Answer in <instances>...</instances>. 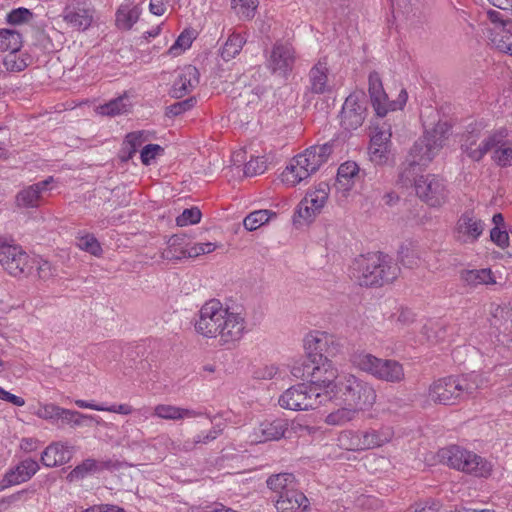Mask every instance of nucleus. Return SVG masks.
Returning <instances> with one entry per match:
<instances>
[{
    "label": "nucleus",
    "instance_id": "f257e3e1",
    "mask_svg": "<svg viewBox=\"0 0 512 512\" xmlns=\"http://www.w3.org/2000/svg\"><path fill=\"white\" fill-rule=\"evenodd\" d=\"M246 326L242 309L226 307L218 299L206 301L194 323L198 334L218 339L220 345H235L247 332Z\"/></svg>",
    "mask_w": 512,
    "mask_h": 512
},
{
    "label": "nucleus",
    "instance_id": "f03ea898",
    "mask_svg": "<svg viewBox=\"0 0 512 512\" xmlns=\"http://www.w3.org/2000/svg\"><path fill=\"white\" fill-rule=\"evenodd\" d=\"M349 271L360 286H383L397 278L399 267L382 252H372L355 258Z\"/></svg>",
    "mask_w": 512,
    "mask_h": 512
},
{
    "label": "nucleus",
    "instance_id": "7ed1b4c3",
    "mask_svg": "<svg viewBox=\"0 0 512 512\" xmlns=\"http://www.w3.org/2000/svg\"><path fill=\"white\" fill-rule=\"evenodd\" d=\"M479 375L471 373L461 376H448L434 381L428 397L434 403L454 405L470 398L479 388Z\"/></svg>",
    "mask_w": 512,
    "mask_h": 512
},
{
    "label": "nucleus",
    "instance_id": "20e7f679",
    "mask_svg": "<svg viewBox=\"0 0 512 512\" xmlns=\"http://www.w3.org/2000/svg\"><path fill=\"white\" fill-rule=\"evenodd\" d=\"M485 127L483 121L472 122L461 135V151L472 161H481L500 141L508 137V131L504 127L489 133H485Z\"/></svg>",
    "mask_w": 512,
    "mask_h": 512
},
{
    "label": "nucleus",
    "instance_id": "39448f33",
    "mask_svg": "<svg viewBox=\"0 0 512 512\" xmlns=\"http://www.w3.org/2000/svg\"><path fill=\"white\" fill-rule=\"evenodd\" d=\"M333 151V144L327 142L307 148L296 155L282 173V181L295 186L314 174L323 165Z\"/></svg>",
    "mask_w": 512,
    "mask_h": 512
},
{
    "label": "nucleus",
    "instance_id": "423d86ee",
    "mask_svg": "<svg viewBox=\"0 0 512 512\" xmlns=\"http://www.w3.org/2000/svg\"><path fill=\"white\" fill-rule=\"evenodd\" d=\"M332 397L339 398L346 406L364 410L375 403L377 395L369 382L347 373L340 376Z\"/></svg>",
    "mask_w": 512,
    "mask_h": 512
},
{
    "label": "nucleus",
    "instance_id": "0eeeda50",
    "mask_svg": "<svg viewBox=\"0 0 512 512\" xmlns=\"http://www.w3.org/2000/svg\"><path fill=\"white\" fill-rule=\"evenodd\" d=\"M441 461L450 468L487 478L492 471V465L485 458L458 445L441 448L438 452Z\"/></svg>",
    "mask_w": 512,
    "mask_h": 512
},
{
    "label": "nucleus",
    "instance_id": "6e6552de",
    "mask_svg": "<svg viewBox=\"0 0 512 512\" xmlns=\"http://www.w3.org/2000/svg\"><path fill=\"white\" fill-rule=\"evenodd\" d=\"M329 401V395L309 383H300L285 390L279 397L280 407L287 410H313Z\"/></svg>",
    "mask_w": 512,
    "mask_h": 512
},
{
    "label": "nucleus",
    "instance_id": "1a4fd4ad",
    "mask_svg": "<svg viewBox=\"0 0 512 512\" xmlns=\"http://www.w3.org/2000/svg\"><path fill=\"white\" fill-rule=\"evenodd\" d=\"M353 363L360 370L382 381L398 383L404 379L403 367L396 360L377 358L369 353H360L354 356Z\"/></svg>",
    "mask_w": 512,
    "mask_h": 512
},
{
    "label": "nucleus",
    "instance_id": "9d476101",
    "mask_svg": "<svg viewBox=\"0 0 512 512\" xmlns=\"http://www.w3.org/2000/svg\"><path fill=\"white\" fill-rule=\"evenodd\" d=\"M443 125H437L431 131H426L411 147L408 158L410 165L420 164L427 167L438 154L446 140Z\"/></svg>",
    "mask_w": 512,
    "mask_h": 512
},
{
    "label": "nucleus",
    "instance_id": "9b49d317",
    "mask_svg": "<svg viewBox=\"0 0 512 512\" xmlns=\"http://www.w3.org/2000/svg\"><path fill=\"white\" fill-rule=\"evenodd\" d=\"M295 62L296 52L292 44L276 41L267 56L266 67L273 76L287 80L292 74Z\"/></svg>",
    "mask_w": 512,
    "mask_h": 512
},
{
    "label": "nucleus",
    "instance_id": "f8f14e48",
    "mask_svg": "<svg viewBox=\"0 0 512 512\" xmlns=\"http://www.w3.org/2000/svg\"><path fill=\"white\" fill-rule=\"evenodd\" d=\"M415 192L431 207H440L445 204L449 194L445 180L435 174L419 176L415 181Z\"/></svg>",
    "mask_w": 512,
    "mask_h": 512
},
{
    "label": "nucleus",
    "instance_id": "ddd939ff",
    "mask_svg": "<svg viewBox=\"0 0 512 512\" xmlns=\"http://www.w3.org/2000/svg\"><path fill=\"white\" fill-rule=\"evenodd\" d=\"M304 346L310 358L321 356L322 358L330 359V357H335L341 352L343 344L334 335L315 331L305 337Z\"/></svg>",
    "mask_w": 512,
    "mask_h": 512
},
{
    "label": "nucleus",
    "instance_id": "4468645a",
    "mask_svg": "<svg viewBox=\"0 0 512 512\" xmlns=\"http://www.w3.org/2000/svg\"><path fill=\"white\" fill-rule=\"evenodd\" d=\"M312 371V380L309 384L317 387L318 391L327 393L329 400H331L337 381L341 376L338 374L337 368L330 359L318 356L314 358Z\"/></svg>",
    "mask_w": 512,
    "mask_h": 512
},
{
    "label": "nucleus",
    "instance_id": "2eb2a0df",
    "mask_svg": "<svg viewBox=\"0 0 512 512\" xmlns=\"http://www.w3.org/2000/svg\"><path fill=\"white\" fill-rule=\"evenodd\" d=\"M0 264L12 276H20L30 269L29 255L17 244L8 242L1 246Z\"/></svg>",
    "mask_w": 512,
    "mask_h": 512
},
{
    "label": "nucleus",
    "instance_id": "dca6fc26",
    "mask_svg": "<svg viewBox=\"0 0 512 512\" xmlns=\"http://www.w3.org/2000/svg\"><path fill=\"white\" fill-rule=\"evenodd\" d=\"M485 223L473 211H465L458 218L454 237L461 244H473L483 234Z\"/></svg>",
    "mask_w": 512,
    "mask_h": 512
},
{
    "label": "nucleus",
    "instance_id": "f3484780",
    "mask_svg": "<svg viewBox=\"0 0 512 512\" xmlns=\"http://www.w3.org/2000/svg\"><path fill=\"white\" fill-rule=\"evenodd\" d=\"M366 107L364 105V94H350L342 107L341 125L345 130L351 131L359 128L365 119Z\"/></svg>",
    "mask_w": 512,
    "mask_h": 512
},
{
    "label": "nucleus",
    "instance_id": "a211bd4d",
    "mask_svg": "<svg viewBox=\"0 0 512 512\" xmlns=\"http://www.w3.org/2000/svg\"><path fill=\"white\" fill-rule=\"evenodd\" d=\"M288 426L289 424L286 419L265 420L253 428L249 433L248 439L252 444L277 441L284 437Z\"/></svg>",
    "mask_w": 512,
    "mask_h": 512
},
{
    "label": "nucleus",
    "instance_id": "6ab92c4d",
    "mask_svg": "<svg viewBox=\"0 0 512 512\" xmlns=\"http://www.w3.org/2000/svg\"><path fill=\"white\" fill-rule=\"evenodd\" d=\"M53 181V177H48L21 189L15 197V203L18 208L36 209L40 207L44 200V195L48 192V186Z\"/></svg>",
    "mask_w": 512,
    "mask_h": 512
},
{
    "label": "nucleus",
    "instance_id": "aec40b11",
    "mask_svg": "<svg viewBox=\"0 0 512 512\" xmlns=\"http://www.w3.org/2000/svg\"><path fill=\"white\" fill-rule=\"evenodd\" d=\"M39 470L37 461L33 459H25L21 461L15 468L5 473L0 481V491L20 483L26 482L32 478Z\"/></svg>",
    "mask_w": 512,
    "mask_h": 512
},
{
    "label": "nucleus",
    "instance_id": "412c9836",
    "mask_svg": "<svg viewBox=\"0 0 512 512\" xmlns=\"http://www.w3.org/2000/svg\"><path fill=\"white\" fill-rule=\"evenodd\" d=\"M120 467L117 461L112 460H95L92 458L85 459L78 464L74 469L67 475V479L70 482L84 479L90 474L100 473L104 470L118 469Z\"/></svg>",
    "mask_w": 512,
    "mask_h": 512
},
{
    "label": "nucleus",
    "instance_id": "4be33fe9",
    "mask_svg": "<svg viewBox=\"0 0 512 512\" xmlns=\"http://www.w3.org/2000/svg\"><path fill=\"white\" fill-rule=\"evenodd\" d=\"M199 76L197 68L192 65L182 68L173 83L171 96L182 98L190 93L199 84Z\"/></svg>",
    "mask_w": 512,
    "mask_h": 512
},
{
    "label": "nucleus",
    "instance_id": "5701e85b",
    "mask_svg": "<svg viewBox=\"0 0 512 512\" xmlns=\"http://www.w3.org/2000/svg\"><path fill=\"white\" fill-rule=\"evenodd\" d=\"M368 84L371 104L376 112V115L378 117L386 116L388 113V97L384 91L380 75L375 71L371 72L368 77Z\"/></svg>",
    "mask_w": 512,
    "mask_h": 512
},
{
    "label": "nucleus",
    "instance_id": "b1692460",
    "mask_svg": "<svg viewBox=\"0 0 512 512\" xmlns=\"http://www.w3.org/2000/svg\"><path fill=\"white\" fill-rule=\"evenodd\" d=\"M72 457L70 447L61 442L48 445L41 454V462L46 467H56L67 463Z\"/></svg>",
    "mask_w": 512,
    "mask_h": 512
},
{
    "label": "nucleus",
    "instance_id": "393cba45",
    "mask_svg": "<svg viewBox=\"0 0 512 512\" xmlns=\"http://www.w3.org/2000/svg\"><path fill=\"white\" fill-rule=\"evenodd\" d=\"M310 502L300 489L277 498L275 507L278 512H301L309 508Z\"/></svg>",
    "mask_w": 512,
    "mask_h": 512
},
{
    "label": "nucleus",
    "instance_id": "a878e982",
    "mask_svg": "<svg viewBox=\"0 0 512 512\" xmlns=\"http://www.w3.org/2000/svg\"><path fill=\"white\" fill-rule=\"evenodd\" d=\"M267 487L279 498L299 488V482L293 473L272 474L266 479Z\"/></svg>",
    "mask_w": 512,
    "mask_h": 512
},
{
    "label": "nucleus",
    "instance_id": "bb28decb",
    "mask_svg": "<svg viewBox=\"0 0 512 512\" xmlns=\"http://www.w3.org/2000/svg\"><path fill=\"white\" fill-rule=\"evenodd\" d=\"M487 37L490 44L498 51L512 55V23L507 26L487 28Z\"/></svg>",
    "mask_w": 512,
    "mask_h": 512
},
{
    "label": "nucleus",
    "instance_id": "cd10ccee",
    "mask_svg": "<svg viewBox=\"0 0 512 512\" xmlns=\"http://www.w3.org/2000/svg\"><path fill=\"white\" fill-rule=\"evenodd\" d=\"M360 168L354 161H346L342 163L338 170L334 187L337 191L343 193L349 192L355 183V178L359 175Z\"/></svg>",
    "mask_w": 512,
    "mask_h": 512
},
{
    "label": "nucleus",
    "instance_id": "c85d7f7f",
    "mask_svg": "<svg viewBox=\"0 0 512 512\" xmlns=\"http://www.w3.org/2000/svg\"><path fill=\"white\" fill-rule=\"evenodd\" d=\"M363 450L374 449L389 442L393 437V430L388 426L379 429L360 431Z\"/></svg>",
    "mask_w": 512,
    "mask_h": 512
},
{
    "label": "nucleus",
    "instance_id": "c756f323",
    "mask_svg": "<svg viewBox=\"0 0 512 512\" xmlns=\"http://www.w3.org/2000/svg\"><path fill=\"white\" fill-rule=\"evenodd\" d=\"M309 90L314 94H324L329 90L328 67L325 61H318L309 72Z\"/></svg>",
    "mask_w": 512,
    "mask_h": 512
},
{
    "label": "nucleus",
    "instance_id": "7c9ffc66",
    "mask_svg": "<svg viewBox=\"0 0 512 512\" xmlns=\"http://www.w3.org/2000/svg\"><path fill=\"white\" fill-rule=\"evenodd\" d=\"M153 415L165 420H181L201 416V412L185 409L168 404H158L153 409Z\"/></svg>",
    "mask_w": 512,
    "mask_h": 512
},
{
    "label": "nucleus",
    "instance_id": "2f4dec72",
    "mask_svg": "<svg viewBox=\"0 0 512 512\" xmlns=\"http://www.w3.org/2000/svg\"><path fill=\"white\" fill-rule=\"evenodd\" d=\"M64 21L72 28L86 30L92 23L91 12L84 8H67L63 14Z\"/></svg>",
    "mask_w": 512,
    "mask_h": 512
},
{
    "label": "nucleus",
    "instance_id": "473e14b6",
    "mask_svg": "<svg viewBox=\"0 0 512 512\" xmlns=\"http://www.w3.org/2000/svg\"><path fill=\"white\" fill-rule=\"evenodd\" d=\"M461 279L469 286L490 285L495 283L494 276L490 269L464 270L461 272Z\"/></svg>",
    "mask_w": 512,
    "mask_h": 512
},
{
    "label": "nucleus",
    "instance_id": "72a5a7b5",
    "mask_svg": "<svg viewBox=\"0 0 512 512\" xmlns=\"http://www.w3.org/2000/svg\"><path fill=\"white\" fill-rule=\"evenodd\" d=\"M246 38L241 34L233 32L229 35L223 47L220 50V56L224 61L235 58L242 50Z\"/></svg>",
    "mask_w": 512,
    "mask_h": 512
},
{
    "label": "nucleus",
    "instance_id": "f704fd0d",
    "mask_svg": "<svg viewBox=\"0 0 512 512\" xmlns=\"http://www.w3.org/2000/svg\"><path fill=\"white\" fill-rule=\"evenodd\" d=\"M276 212L271 210H256L249 213L243 220V225L246 230L254 231L268 223L271 219L276 218Z\"/></svg>",
    "mask_w": 512,
    "mask_h": 512
},
{
    "label": "nucleus",
    "instance_id": "c9c22d12",
    "mask_svg": "<svg viewBox=\"0 0 512 512\" xmlns=\"http://www.w3.org/2000/svg\"><path fill=\"white\" fill-rule=\"evenodd\" d=\"M449 327L441 320L429 321L422 328V334L428 341L437 343L447 337Z\"/></svg>",
    "mask_w": 512,
    "mask_h": 512
},
{
    "label": "nucleus",
    "instance_id": "e433bc0d",
    "mask_svg": "<svg viewBox=\"0 0 512 512\" xmlns=\"http://www.w3.org/2000/svg\"><path fill=\"white\" fill-rule=\"evenodd\" d=\"M22 47L21 34L13 29H0V51L18 52Z\"/></svg>",
    "mask_w": 512,
    "mask_h": 512
},
{
    "label": "nucleus",
    "instance_id": "4c0bfd02",
    "mask_svg": "<svg viewBox=\"0 0 512 512\" xmlns=\"http://www.w3.org/2000/svg\"><path fill=\"white\" fill-rule=\"evenodd\" d=\"M492 159L500 167L512 166V143L503 139L493 148Z\"/></svg>",
    "mask_w": 512,
    "mask_h": 512
},
{
    "label": "nucleus",
    "instance_id": "58836bf2",
    "mask_svg": "<svg viewBox=\"0 0 512 512\" xmlns=\"http://www.w3.org/2000/svg\"><path fill=\"white\" fill-rule=\"evenodd\" d=\"M500 313L504 321L497 326L499 331L497 340L501 344L510 347L512 346V311L501 310ZM493 325L496 327V323H493Z\"/></svg>",
    "mask_w": 512,
    "mask_h": 512
},
{
    "label": "nucleus",
    "instance_id": "ea45409f",
    "mask_svg": "<svg viewBox=\"0 0 512 512\" xmlns=\"http://www.w3.org/2000/svg\"><path fill=\"white\" fill-rule=\"evenodd\" d=\"M359 410L350 406L337 409L326 416L325 422L328 425H344L353 420Z\"/></svg>",
    "mask_w": 512,
    "mask_h": 512
},
{
    "label": "nucleus",
    "instance_id": "a19ab883",
    "mask_svg": "<svg viewBox=\"0 0 512 512\" xmlns=\"http://www.w3.org/2000/svg\"><path fill=\"white\" fill-rule=\"evenodd\" d=\"M411 161L407 157L405 162L401 165L397 182L402 186H409L419 178L417 177L418 172L423 170L425 167H420V164L410 165Z\"/></svg>",
    "mask_w": 512,
    "mask_h": 512
},
{
    "label": "nucleus",
    "instance_id": "79ce46f5",
    "mask_svg": "<svg viewBox=\"0 0 512 512\" xmlns=\"http://www.w3.org/2000/svg\"><path fill=\"white\" fill-rule=\"evenodd\" d=\"M140 10L138 7L131 9L121 7L116 13V23L119 28L129 30L138 21Z\"/></svg>",
    "mask_w": 512,
    "mask_h": 512
},
{
    "label": "nucleus",
    "instance_id": "37998d69",
    "mask_svg": "<svg viewBox=\"0 0 512 512\" xmlns=\"http://www.w3.org/2000/svg\"><path fill=\"white\" fill-rule=\"evenodd\" d=\"M340 446L350 451H364L360 431L346 430L339 435Z\"/></svg>",
    "mask_w": 512,
    "mask_h": 512
},
{
    "label": "nucleus",
    "instance_id": "c03bdc74",
    "mask_svg": "<svg viewBox=\"0 0 512 512\" xmlns=\"http://www.w3.org/2000/svg\"><path fill=\"white\" fill-rule=\"evenodd\" d=\"M60 420L63 423L70 425L71 427L82 426L84 424V420H91L99 423L97 418L93 415H87L75 410H69L65 408H63Z\"/></svg>",
    "mask_w": 512,
    "mask_h": 512
},
{
    "label": "nucleus",
    "instance_id": "a18cd8bd",
    "mask_svg": "<svg viewBox=\"0 0 512 512\" xmlns=\"http://www.w3.org/2000/svg\"><path fill=\"white\" fill-rule=\"evenodd\" d=\"M232 8L242 19H250L254 16L258 5L257 0H232Z\"/></svg>",
    "mask_w": 512,
    "mask_h": 512
},
{
    "label": "nucleus",
    "instance_id": "49530a36",
    "mask_svg": "<svg viewBox=\"0 0 512 512\" xmlns=\"http://www.w3.org/2000/svg\"><path fill=\"white\" fill-rule=\"evenodd\" d=\"M314 364V358H310L308 355L305 359L296 362L291 368V374L298 379H306L311 383L312 380V367Z\"/></svg>",
    "mask_w": 512,
    "mask_h": 512
},
{
    "label": "nucleus",
    "instance_id": "de8ad7c7",
    "mask_svg": "<svg viewBox=\"0 0 512 512\" xmlns=\"http://www.w3.org/2000/svg\"><path fill=\"white\" fill-rule=\"evenodd\" d=\"M318 213L308 204L307 200L302 199L297 206V210L293 216L295 225H301L304 223H310L314 220Z\"/></svg>",
    "mask_w": 512,
    "mask_h": 512
},
{
    "label": "nucleus",
    "instance_id": "09e8293b",
    "mask_svg": "<svg viewBox=\"0 0 512 512\" xmlns=\"http://www.w3.org/2000/svg\"><path fill=\"white\" fill-rule=\"evenodd\" d=\"M393 12H401L403 14L418 17L421 13L419 0H391Z\"/></svg>",
    "mask_w": 512,
    "mask_h": 512
},
{
    "label": "nucleus",
    "instance_id": "8fccbe9b",
    "mask_svg": "<svg viewBox=\"0 0 512 512\" xmlns=\"http://www.w3.org/2000/svg\"><path fill=\"white\" fill-rule=\"evenodd\" d=\"M390 145L369 146V159L375 165H385L390 157Z\"/></svg>",
    "mask_w": 512,
    "mask_h": 512
},
{
    "label": "nucleus",
    "instance_id": "3c124183",
    "mask_svg": "<svg viewBox=\"0 0 512 512\" xmlns=\"http://www.w3.org/2000/svg\"><path fill=\"white\" fill-rule=\"evenodd\" d=\"M77 246L94 256H99L102 253L100 243L92 234H86L77 238Z\"/></svg>",
    "mask_w": 512,
    "mask_h": 512
},
{
    "label": "nucleus",
    "instance_id": "603ef678",
    "mask_svg": "<svg viewBox=\"0 0 512 512\" xmlns=\"http://www.w3.org/2000/svg\"><path fill=\"white\" fill-rule=\"evenodd\" d=\"M127 98L119 97L111 100L101 107V113L108 116H116L128 111Z\"/></svg>",
    "mask_w": 512,
    "mask_h": 512
},
{
    "label": "nucleus",
    "instance_id": "864d4df0",
    "mask_svg": "<svg viewBox=\"0 0 512 512\" xmlns=\"http://www.w3.org/2000/svg\"><path fill=\"white\" fill-rule=\"evenodd\" d=\"M62 411V407L53 403L40 404L38 410L36 411V415L44 420L54 422L56 420H60Z\"/></svg>",
    "mask_w": 512,
    "mask_h": 512
},
{
    "label": "nucleus",
    "instance_id": "5fc2aeb1",
    "mask_svg": "<svg viewBox=\"0 0 512 512\" xmlns=\"http://www.w3.org/2000/svg\"><path fill=\"white\" fill-rule=\"evenodd\" d=\"M201 216L202 213L197 207L187 208L176 218V224L180 227L197 224Z\"/></svg>",
    "mask_w": 512,
    "mask_h": 512
},
{
    "label": "nucleus",
    "instance_id": "6e6d98bb",
    "mask_svg": "<svg viewBox=\"0 0 512 512\" xmlns=\"http://www.w3.org/2000/svg\"><path fill=\"white\" fill-rule=\"evenodd\" d=\"M16 53L9 52L4 58L3 64L8 71L20 72L28 66L27 59Z\"/></svg>",
    "mask_w": 512,
    "mask_h": 512
},
{
    "label": "nucleus",
    "instance_id": "4d7b16f0",
    "mask_svg": "<svg viewBox=\"0 0 512 512\" xmlns=\"http://www.w3.org/2000/svg\"><path fill=\"white\" fill-rule=\"evenodd\" d=\"M267 169L266 161L261 157L251 158L244 166V174L252 177L265 172Z\"/></svg>",
    "mask_w": 512,
    "mask_h": 512
},
{
    "label": "nucleus",
    "instance_id": "13d9d810",
    "mask_svg": "<svg viewBox=\"0 0 512 512\" xmlns=\"http://www.w3.org/2000/svg\"><path fill=\"white\" fill-rule=\"evenodd\" d=\"M32 18V12L27 8L13 9L7 14L6 20L11 25H18L28 22Z\"/></svg>",
    "mask_w": 512,
    "mask_h": 512
},
{
    "label": "nucleus",
    "instance_id": "bf43d9fd",
    "mask_svg": "<svg viewBox=\"0 0 512 512\" xmlns=\"http://www.w3.org/2000/svg\"><path fill=\"white\" fill-rule=\"evenodd\" d=\"M196 98L190 97L188 99H185L183 101L176 102L170 106L167 107L166 114L168 116H178L191 108H193L196 104Z\"/></svg>",
    "mask_w": 512,
    "mask_h": 512
},
{
    "label": "nucleus",
    "instance_id": "052dcab7",
    "mask_svg": "<svg viewBox=\"0 0 512 512\" xmlns=\"http://www.w3.org/2000/svg\"><path fill=\"white\" fill-rule=\"evenodd\" d=\"M164 149L158 144L145 145L140 153L141 162L144 165H149L156 156L161 155Z\"/></svg>",
    "mask_w": 512,
    "mask_h": 512
},
{
    "label": "nucleus",
    "instance_id": "680f3d73",
    "mask_svg": "<svg viewBox=\"0 0 512 512\" xmlns=\"http://www.w3.org/2000/svg\"><path fill=\"white\" fill-rule=\"evenodd\" d=\"M161 257L165 260L171 261H181L186 259V246L185 247H175L172 245H168L162 252Z\"/></svg>",
    "mask_w": 512,
    "mask_h": 512
},
{
    "label": "nucleus",
    "instance_id": "e2e57ef3",
    "mask_svg": "<svg viewBox=\"0 0 512 512\" xmlns=\"http://www.w3.org/2000/svg\"><path fill=\"white\" fill-rule=\"evenodd\" d=\"M277 375L282 377V372L280 369L274 364L266 365L264 367L258 368L254 372V377L257 379L270 380L275 378Z\"/></svg>",
    "mask_w": 512,
    "mask_h": 512
},
{
    "label": "nucleus",
    "instance_id": "0e129e2a",
    "mask_svg": "<svg viewBox=\"0 0 512 512\" xmlns=\"http://www.w3.org/2000/svg\"><path fill=\"white\" fill-rule=\"evenodd\" d=\"M440 503L438 501L429 499L426 501L416 502L410 508V512H438L440 509Z\"/></svg>",
    "mask_w": 512,
    "mask_h": 512
},
{
    "label": "nucleus",
    "instance_id": "69168bd1",
    "mask_svg": "<svg viewBox=\"0 0 512 512\" xmlns=\"http://www.w3.org/2000/svg\"><path fill=\"white\" fill-rule=\"evenodd\" d=\"M392 317L395 319V322L401 326H408L415 320L413 311L404 307H401Z\"/></svg>",
    "mask_w": 512,
    "mask_h": 512
},
{
    "label": "nucleus",
    "instance_id": "338daca9",
    "mask_svg": "<svg viewBox=\"0 0 512 512\" xmlns=\"http://www.w3.org/2000/svg\"><path fill=\"white\" fill-rule=\"evenodd\" d=\"M490 239L502 249L509 245L508 233L505 230H501L500 227H494L491 229Z\"/></svg>",
    "mask_w": 512,
    "mask_h": 512
},
{
    "label": "nucleus",
    "instance_id": "774afa93",
    "mask_svg": "<svg viewBox=\"0 0 512 512\" xmlns=\"http://www.w3.org/2000/svg\"><path fill=\"white\" fill-rule=\"evenodd\" d=\"M391 131L380 129L371 136L369 146L390 145Z\"/></svg>",
    "mask_w": 512,
    "mask_h": 512
}]
</instances>
